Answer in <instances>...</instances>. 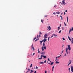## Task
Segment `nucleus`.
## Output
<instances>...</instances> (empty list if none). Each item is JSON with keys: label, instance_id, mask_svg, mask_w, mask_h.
I'll use <instances>...</instances> for the list:
<instances>
[{"label": "nucleus", "instance_id": "f257e3e1", "mask_svg": "<svg viewBox=\"0 0 73 73\" xmlns=\"http://www.w3.org/2000/svg\"><path fill=\"white\" fill-rule=\"evenodd\" d=\"M67 46L68 49V50H71V48H70V45H68Z\"/></svg>", "mask_w": 73, "mask_h": 73}, {"label": "nucleus", "instance_id": "f03ea898", "mask_svg": "<svg viewBox=\"0 0 73 73\" xmlns=\"http://www.w3.org/2000/svg\"><path fill=\"white\" fill-rule=\"evenodd\" d=\"M62 4H63L64 5H65V4H66L65 2V0H63L62 1Z\"/></svg>", "mask_w": 73, "mask_h": 73}, {"label": "nucleus", "instance_id": "7ed1b4c3", "mask_svg": "<svg viewBox=\"0 0 73 73\" xmlns=\"http://www.w3.org/2000/svg\"><path fill=\"white\" fill-rule=\"evenodd\" d=\"M45 54V52H42L40 53V54H42L43 55H44Z\"/></svg>", "mask_w": 73, "mask_h": 73}, {"label": "nucleus", "instance_id": "20e7f679", "mask_svg": "<svg viewBox=\"0 0 73 73\" xmlns=\"http://www.w3.org/2000/svg\"><path fill=\"white\" fill-rule=\"evenodd\" d=\"M71 72H73V66H71Z\"/></svg>", "mask_w": 73, "mask_h": 73}, {"label": "nucleus", "instance_id": "39448f33", "mask_svg": "<svg viewBox=\"0 0 73 73\" xmlns=\"http://www.w3.org/2000/svg\"><path fill=\"white\" fill-rule=\"evenodd\" d=\"M66 54H68V48H66Z\"/></svg>", "mask_w": 73, "mask_h": 73}, {"label": "nucleus", "instance_id": "423d86ee", "mask_svg": "<svg viewBox=\"0 0 73 73\" xmlns=\"http://www.w3.org/2000/svg\"><path fill=\"white\" fill-rule=\"evenodd\" d=\"M49 29H50L49 30H48V31H50V30H51V28H50V26H48V30Z\"/></svg>", "mask_w": 73, "mask_h": 73}, {"label": "nucleus", "instance_id": "0eeeda50", "mask_svg": "<svg viewBox=\"0 0 73 73\" xmlns=\"http://www.w3.org/2000/svg\"><path fill=\"white\" fill-rule=\"evenodd\" d=\"M71 63H72V60H70V62H69V63L68 64V66H69V65H70V64H71Z\"/></svg>", "mask_w": 73, "mask_h": 73}, {"label": "nucleus", "instance_id": "6e6552de", "mask_svg": "<svg viewBox=\"0 0 73 73\" xmlns=\"http://www.w3.org/2000/svg\"><path fill=\"white\" fill-rule=\"evenodd\" d=\"M30 71V69L28 68V71L26 73H28V72H29Z\"/></svg>", "mask_w": 73, "mask_h": 73}, {"label": "nucleus", "instance_id": "1a4fd4ad", "mask_svg": "<svg viewBox=\"0 0 73 73\" xmlns=\"http://www.w3.org/2000/svg\"><path fill=\"white\" fill-rule=\"evenodd\" d=\"M53 35H54V37H57V35H55V34H53Z\"/></svg>", "mask_w": 73, "mask_h": 73}, {"label": "nucleus", "instance_id": "9d476101", "mask_svg": "<svg viewBox=\"0 0 73 73\" xmlns=\"http://www.w3.org/2000/svg\"><path fill=\"white\" fill-rule=\"evenodd\" d=\"M56 64H59L60 63V62H58V61H56L55 62Z\"/></svg>", "mask_w": 73, "mask_h": 73}, {"label": "nucleus", "instance_id": "9b49d317", "mask_svg": "<svg viewBox=\"0 0 73 73\" xmlns=\"http://www.w3.org/2000/svg\"><path fill=\"white\" fill-rule=\"evenodd\" d=\"M72 31V29H70L69 31V33H70V32H71Z\"/></svg>", "mask_w": 73, "mask_h": 73}, {"label": "nucleus", "instance_id": "f8f14e48", "mask_svg": "<svg viewBox=\"0 0 73 73\" xmlns=\"http://www.w3.org/2000/svg\"><path fill=\"white\" fill-rule=\"evenodd\" d=\"M31 72L30 73H33V72H34V71L33 70H31Z\"/></svg>", "mask_w": 73, "mask_h": 73}, {"label": "nucleus", "instance_id": "ddd939ff", "mask_svg": "<svg viewBox=\"0 0 73 73\" xmlns=\"http://www.w3.org/2000/svg\"><path fill=\"white\" fill-rule=\"evenodd\" d=\"M68 38H69V40H70V41H71V39H70V37L69 36H68Z\"/></svg>", "mask_w": 73, "mask_h": 73}, {"label": "nucleus", "instance_id": "4468645a", "mask_svg": "<svg viewBox=\"0 0 73 73\" xmlns=\"http://www.w3.org/2000/svg\"><path fill=\"white\" fill-rule=\"evenodd\" d=\"M39 64H44V62H40Z\"/></svg>", "mask_w": 73, "mask_h": 73}, {"label": "nucleus", "instance_id": "2eb2a0df", "mask_svg": "<svg viewBox=\"0 0 73 73\" xmlns=\"http://www.w3.org/2000/svg\"><path fill=\"white\" fill-rule=\"evenodd\" d=\"M53 64H54V62H52L51 64H50V65H53Z\"/></svg>", "mask_w": 73, "mask_h": 73}, {"label": "nucleus", "instance_id": "dca6fc26", "mask_svg": "<svg viewBox=\"0 0 73 73\" xmlns=\"http://www.w3.org/2000/svg\"><path fill=\"white\" fill-rule=\"evenodd\" d=\"M42 46H45V43L43 42L42 44Z\"/></svg>", "mask_w": 73, "mask_h": 73}, {"label": "nucleus", "instance_id": "f3484780", "mask_svg": "<svg viewBox=\"0 0 73 73\" xmlns=\"http://www.w3.org/2000/svg\"><path fill=\"white\" fill-rule=\"evenodd\" d=\"M42 51H44V48L43 47H42Z\"/></svg>", "mask_w": 73, "mask_h": 73}, {"label": "nucleus", "instance_id": "a211bd4d", "mask_svg": "<svg viewBox=\"0 0 73 73\" xmlns=\"http://www.w3.org/2000/svg\"><path fill=\"white\" fill-rule=\"evenodd\" d=\"M43 57L44 58H46V56H45L43 55Z\"/></svg>", "mask_w": 73, "mask_h": 73}, {"label": "nucleus", "instance_id": "6ab92c4d", "mask_svg": "<svg viewBox=\"0 0 73 73\" xmlns=\"http://www.w3.org/2000/svg\"><path fill=\"white\" fill-rule=\"evenodd\" d=\"M44 38H47V36H44Z\"/></svg>", "mask_w": 73, "mask_h": 73}, {"label": "nucleus", "instance_id": "aec40b11", "mask_svg": "<svg viewBox=\"0 0 73 73\" xmlns=\"http://www.w3.org/2000/svg\"><path fill=\"white\" fill-rule=\"evenodd\" d=\"M46 40H47V39H45V38H44V41H46Z\"/></svg>", "mask_w": 73, "mask_h": 73}, {"label": "nucleus", "instance_id": "412c9836", "mask_svg": "<svg viewBox=\"0 0 73 73\" xmlns=\"http://www.w3.org/2000/svg\"><path fill=\"white\" fill-rule=\"evenodd\" d=\"M42 57H43V55H41V59H42Z\"/></svg>", "mask_w": 73, "mask_h": 73}, {"label": "nucleus", "instance_id": "4be33fe9", "mask_svg": "<svg viewBox=\"0 0 73 73\" xmlns=\"http://www.w3.org/2000/svg\"><path fill=\"white\" fill-rule=\"evenodd\" d=\"M67 22H68V17H67Z\"/></svg>", "mask_w": 73, "mask_h": 73}, {"label": "nucleus", "instance_id": "5701e85b", "mask_svg": "<svg viewBox=\"0 0 73 73\" xmlns=\"http://www.w3.org/2000/svg\"><path fill=\"white\" fill-rule=\"evenodd\" d=\"M38 53H40V50H39V48H38Z\"/></svg>", "mask_w": 73, "mask_h": 73}, {"label": "nucleus", "instance_id": "b1692460", "mask_svg": "<svg viewBox=\"0 0 73 73\" xmlns=\"http://www.w3.org/2000/svg\"><path fill=\"white\" fill-rule=\"evenodd\" d=\"M56 13L57 14H59L60 13V12H56Z\"/></svg>", "mask_w": 73, "mask_h": 73}, {"label": "nucleus", "instance_id": "393cba45", "mask_svg": "<svg viewBox=\"0 0 73 73\" xmlns=\"http://www.w3.org/2000/svg\"><path fill=\"white\" fill-rule=\"evenodd\" d=\"M33 50H35V48L34 47H33Z\"/></svg>", "mask_w": 73, "mask_h": 73}, {"label": "nucleus", "instance_id": "a878e982", "mask_svg": "<svg viewBox=\"0 0 73 73\" xmlns=\"http://www.w3.org/2000/svg\"><path fill=\"white\" fill-rule=\"evenodd\" d=\"M30 56V55L29 54L28 56H27V58H29V56Z\"/></svg>", "mask_w": 73, "mask_h": 73}, {"label": "nucleus", "instance_id": "bb28decb", "mask_svg": "<svg viewBox=\"0 0 73 73\" xmlns=\"http://www.w3.org/2000/svg\"><path fill=\"white\" fill-rule=\"evenodd\" d=\"M31 67H32V64H31V66H30V68H31Z\"/></svg>", "mask_w": 73, "mask_h": 73}, {"label": "nucleus", "instance_id": "cd10ccee", "mask_svg": "<svg viewBox=\"0 0 73 73\" xmlns=\"http://www.w3.org/2000/svg\"><path fill=\"white\" fill-rule=\"evenodd\" d=\"M60 17H61L62 20V16H61V15H60Z\"/></svg>", "mask_w": 73, "mask_h": 73}, {"label": "nucleus", "instance_id": "c85d7f7f", "mask_svg": "<svg viewBox=\"0 0 73 73\" xmlns=\"http://www.w3.org/2000/svg\"><path fill=\"white\" fill-rule=\"evenodd\" d=\"M43 48L44 49H46V46H45L43 47Z\"/></svg>", "mask_w": 73, "mask_h": 73}, {"label": "nucleus", "instance_id": "c756f323", "mask_svg": "<svg viewBox=\"0 0 73 73\" xmlns=\"http://www.w3.org/2000/svg\"><path fill=\"white\" fill-rule=\"evenodd\" d=\"M61 30H60L59 31V33H61Z\"/></svg>", "mask_w": 73, "mask_h": 73}, {"label": "nucleus", "instance_id": "7c9ffc66", "mask_svg": "<svg viewBox=\"0 0 73 73\" xmlns=\"http://www.w3.org/2000/svg\"><path fill=\"white\" fill-rule=\"evenodd\" d=\"M33 44H32L31 46V48L32 49H33Z\"/></svg>", "mask_w": 73, "mask_h": 73}, {"label": "nucleus", "instance_id": "2f4dec72", "mask_svg": "<svg viewBox=\"0 0 73 73\" xmlns=\"http://www.w3.org/2000/svg\"><path fill=\"white\" fill-rule=\"evenodd\" d=\"M58 60H59L58 59H56L55 60V61H58Z\"/></svg>", "mask_w": 73, "mask_h": 73}, {"label": "nucleus", "instance_id": "473e14b6", "mask_svg": "<svg viewBox=\"0 0 73 73\" xmlns=\"http://www.w3.org/2000/svg\"><path fill=\"white\" fill-rule=\"evenodd\" d=\"M49 38H50V36L48 37V41H49Z\"/></svg>", "mask_w": 73, "mask_h": 73}, {"label": "nucleus", "instance_id": "72a5a7b5", "mask_svg": "<svg viewBox=\"0 0 73 73\" xmlns=\"http://www.w3.org/2000/svg\"><path fill=\"white\" fill-rule=\"evenodd\" d=\"M36 37H35L33 39V40H36Z\"/></svg>", "mask_w": 73, "mask_h": 73}, {"label": "nucleus", "instance_id": "f704fd0d", "mask_svg": "<svg viewBox=\"0 0 73 73\" xmlns=\"http://www.w3.org/2000/svg\"><path fill=\"white\" fill-rule=\"evenodd\" d=\"M62 39H63V40H64V41L65 40L64 38H62Z\"/></svg>", "mask_w": 73, "mask_h": 73}, {"label": "nucleus", "instance_id": "c9c22d12", "mask_svg": "<svg viewBox=\"0 0 73 73\" xmlns=\"http://www.w3.org/2000/svg\"><path fill=\"white\" fill-rule=\"evenodd\" d=\"M68 70H69V72H70V68H68Z\"/></svg>", "mask_w": 73, "mask_h": 73}, {"label": "nucleus", "instance_id": "e433bc0d", "mask_svg": "<svg viewBox=\"0 0 73 73\" xmlns=\"http://www.w3.org/2000/svg\"><path fill=\"white\" fill-rule=\"evenodd\" d=\"M44 17H48V15H45L44 16Z\"/></svg>", "mask_w": 73, "mask_h": 73}, {"label": "nucleus", "instance_id": "4c0bfd02", "mask_svg": "<svg viewBox=\"0 0 73 73\" xmlns=\"http://www.w3.org/2000/svg\"><path fill=\"white\" fill-rule=\"evenodd\" d=\"M36 38H38V35H37V36H36Z\"/></svg>", "mask_w": 73, "mask_h": 73}, {"label": "nucleus", "instance_id": "58836bf2", "mask_svg": "<svg viewBox=\"0 0 73 73\" xmlns=\"http://www.w3.org/2000/svg\"><path fill=\"white\" fill-rule=\"evenodd\" d=\"M41 21L42 23H43V21H42V19H41Z\"/></svg>", "mask_w": 73, "mask_h": 73}, {"label": "nucleus", "instance_id": "ea45409f", "mask_svg": "<svg viewBox=\"0 0 73 73\" xmlns=\"http://www.w3.org/2000/svg\"><path fill=\"white\" fill-rule=\"evenodd\" d=\"M46 60H45L44 61V63H46Z\"/></svg>", "mask_w": 73, "mask_h": 73}, {"label": "nucleus", "instance_id": "a19ab883", "mask_svg": "<svg viewBox=\"0 0 73 73\" xmlns=\"http://www.w3.org/2000/svg\"><path fill=\"white\" fill-rule=\"evenodd\" d=\"M39 34L40 35H42V33H41V32H39Z\"/></svg>", "mask_w": 73, "mask_h": 73}, {"label": "nucleus", "instance_id": "79ce46f5", "mask_svg": "<svg viewBox=\"0 0 73 73\" xmlns=\"http://www.w3.org/2000/svg\"><path fill=\"white\" fill-rule=\"evenodd\" d=\"M60 27H58V30H59V29H60Z\"/></svg>", "mask_w": 73, "mask_h": 73}, {"label": "nucleus", "instance_id": "37998d69", "mask_svg": "<svg viewBox=\"0 0 73 73\" xmlns=\"http://www.w3.org/2000/svg\"><path fill=\"white\" fill-rule=\"evenodd\" d=\"M44 36H48V35L46 34H45V35H44Z\"/></svg>", "mask_w": 73, "mask_h": 73}, {"label": "nucleus", "instance_id": "c03bdc74", "mask_svg": "<svg viewBox=\"0 0 73 73\" xmlns=\"http://www.w3.org/2000/svg\"><path fill=\"white\" fill-rule=\"evenodd\" d=\"M64 24L65 25V26H66V23H65L64 22Z\"/></svg>", "mask_w": 73, "mask_h": 73}, {"label": "nucleus", "instance_id": "a18cd8bd", "mask_svg": "<svg viewBox=\"0 0 73 73\" xmlns=\"http://www.w3.org/2000/svg\"><path fill=\"white\" fill-rule=\"evenodd\" d=\"M48 61H50V60L49 59V58H48Z\"/></svg>", "mask_w": 73, "mask_h": 73}, {"label": "nucleus", "instance_id": "49530a36", "mask_svg": "<svg viewBox=\"0 0 73 73\" xmlns=\"http://www.w3.org/2000/svg\"><path fill=\"white\" fill-rule=\"evenodd\" d=\"M54 66H53L52 67V69H54Z\"/></svg>", "mask_w": 73, "mask_h": 73}, {"label": "nucleus", "instance_id": "de8ad7c7", "mask_svg": "<svg viewBox=\"0 0 73 73\" xmlns=\"http://www.w3.org/2000/svg\"><path fill=\"white\" fill-rule=\"evenodd\" d=\"M53 37V35H52V36L51 37V38H52V37Z\"/></svg>", "mask_w": 73, "mask_h": 73}, {"label": "nucleus", "instance_id": "09e8293b", "mask_svg": "<svg viewBox=\"0 0 73 73\" xmlns=\"http://www.w3.org/2000/svg\"><path fill=\"white\" fill-rule=\"evenodd\" d=\"M53 15H56V13H53Z\"/></svg>", "mask_w": 73, "mask_h": 73}, {"label": "nucleus", "instance_id": "8fccbe9b", "mask_svg": "<svg viewBox=\"0 0 73 73\" xmlns=\"http://www.w3.org/2000/svg\"><path fill=\"white\" fill-rule=\"evenodd\" d=\"M41 58H40L38 59V60H41Z\"/></svg>", "mask_w": 73, "mask_h": 73}, {"label": "nucleus", "instance_id": "3c124183", "mask_svg": "<svg viewBox=\"0 0 73 73\" xmlns=\"http://www.w3.org/2000/svg\"><path fill=\"white\" fill-rule=\"evenodd\" d=\"M36 69H38V67H37V66H36Z\"/></svg>", "mask_w": 73, "mask_h": 73}, {"label": "nucleus", "instance_id": "603ef678", "mask_svg": "<svg viewBox=\"0 0 73 73\" xmlns=\"http://www.w3.org/2000/svg\"><path fill=\"white\" fill-rule=\"evenodd\" d=\"M36 40H37V41L38 40H39V38H38L36 39Z\"/></svg>", "mask_w": 73, "mask_h": 73}, {"label": "nucleus", "instance_id": "864d4df0", "mask_svg": "<svg viewBox=\"0 0 73 73\" xmlns=\"http://www.w3.org/2000/svg\"><path fill=\"white\" fill-rule=\"evenodd\" d=\"M71 30H72V31H73V27H72Z\"/></svg>", "mask_w": 73, "mask_h": 73}, {"label": "nucleus", "instance_id": "5fc2aeb1", "mask_svg": "<svg viewBox=\"0 0 73 73\" xmlns=\"http://www.w3.org/2000/svg\"><path fill=\"white\" fill-rule=\"evenodd\" d=\"M42 41V42H44V40L43 39Z\"/></svg>", "mask_w": 73, "mask_h": 73}, {"label": "nucleus", "instance_id": "6e6d98bb", "mask_svg": "<svg viewBox=\"0 0 73 73\" xmlns=\"http://www.w3.org/2000/svg\"><path fill=\"white\" fill-rule=\"evenodd\" d=\"M40 42H41V43H42V41L40 40Z\"/></svg>", "mask_w": 73, "mask_h": 73}, {"label": "nucleus", "instance_id": "4d7b16f0", "mask_svg": "<svg viewBox=\"0 0 73 73\" xmlns=\"http://www.w3.org/2000/svg\"><path fill=\"white\" fill-rule=\"evenodd\" d=\"M71 42L72 43V44H73V40H72L71 41Z\"/></svg>", "mask_w": 73, "mask_h": 73}, {"label": "nucleus", "instance_id": "13d9d810", "mask_svg": "<svg viewBox=\"0 0 73 73\" xmlns=\"http://www.w3.org/2000/svg\"><path fill=\"white\" fill-rule=\"evenodd\" d=\"M35 53H34L33 54V56H34V55H35Z\"/></svg>", "mask_w": 73, "mask_h": 73}, {"label": "nucleus", "instance_id": "bf43d9fd", "mask_svg": "<svg viewBox=\"0 0 73 73\" xmlns=\"http://www.w3.org/2000/svg\"><path fill=\"white\" fill-rule=\"evenodd\" d=\"M37 41V39H36L35 40V42H36V41Z\"/></svg>", "mask_w": 73, "mask_h": 73}, {"label": "nucleus", "instance_id": "052dcab7", "mask_svg": "<svg viewBox=\"0 0 73 73\" xmlns=\"http://www.w3.org/2000/svg\"><path fill=\"white\" fill-rule=\"evenodd\" d=\"M39 37H41V35H39Z\"/></svg>", "mask_w": 73, "mask_h": 73}, {"label": "nucleus", "instance_id": "680f3d73", "mask_svg": "<svg viewBox=\"0 0 73 73\" xmlns=\"http://www.w3.org/2000/svg\"><path fill=\"white\" fill-rule=\"evenodd\" d=\"M34 73H36V71H35V72H34Z\"/></svg>", "mask_w": 73, "mask_h": 73}, {"label": "nucleus", "instance_id": "e2e57ef3", "mask_svg": "<svg viewBox=\"0 0 73 73\" xmlns=\"http://www.w3.org/2000/svg\"><path fill=\"white\" fill-rule=\"evenodd\" d=\"M56 5H55V6H54V7H55V8H56Z\"/></svg>", "mask_w": 73, "mask_h": 73}, {"label": "nucleus", "instance_id": "0e129e2a", "mask_svg": "<svg viewBox=\"0 0 73 73\" xmlns=\"http://www.w3.org/2000/svg\"><path fill=\"white\" fill-rule=\"evenodd\" d=\"M65 11L66 12H68V11H67V10H66Z\"/></svg>", "mask_w": 73, "mask_h": 73}, {"label": "nucleus", "instance_id": "69168bd1", "mask_svg": "<svg viewBox=\"0 0 73 73\" xmlns=\"http://www.w3.org/2000/svg\"><path fill=\"white\" fill-rule=\"evenodd\" d=\"M66 56V54H65L64 56Z\"/></svg>", "mask_w": 73, "mask_h": 73}, {"label": "nucleus", "instance_id": "338daca9", "mask_svg": "<svg viewBox=\"0 0 73 73\" xmlns=\"http://www.w3.org/2000/svg\"><path fill=\"white\" fill-rule=\"evenodd\" d=\"M66 13L65 12H64V15H65Z\"/></svg>", "mask_w": 73, "mask_h": 73}, {"label": "nucleus", "instance_id": "774afa93", "mask_svg": "<svg viewBox=\"0 0 73 73\" xmlns=\"http://www.w3.org/2000/svg\"><path fill=\"white\" fill-rule=\"evenodd\" d=\"M47 73L46 71V70L45 71V73Z\"/></svg>", "mask_w": 73, "mask_h": 73}]
</instances>
